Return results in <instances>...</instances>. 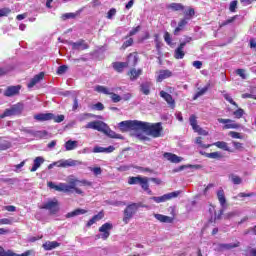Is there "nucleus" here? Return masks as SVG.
Here are the masks:
<instances>
[{
  "mask_svg": "<svg viewBox=\"0 0 256 256\" xmlns=\"http://www.w3.org/2000/svg\"><path fill=\"white\" fill-rule=\"evenodd\" d=\"M86 129H94L95 131H99L100 133H104V135H107V137H110V139H123L121 134L115 133V131L111 130L109 126L103 122V121H92L89 122L86 126Z\"/></svg>",
  "mask_w": 256,
  "mask_h": 256,
  "instance_id": "obj_1",
  "label": "nucleus"
},
{
  "mask_svg": "<svg viewBox=\"0 0 256 256\" xmlns=\"http://www.w3.org/2000/svg\"><path fill=\"white\" fill-rule=\"evenodd\" d=\"M140 131L142 133H146V135H150L154 139H157L163 135V125L161 122L151 124L149 122H140Z\"/></svg>",
  "mask_w": 256,
  "mask_h": 256,
  "instance_id": "obj_2",
  "label": "nucleus"
},
{
  "mask_svg": "<svg viewBox=\"0 0 256 256\" xmlns=\"http://www.w3.org/2000/svg\"><path fill=\"white\" fill-rule=\"evenodd\" d=\"M140 207L146 208L147 205H143V203L138 202V203H131L126 206L124 209V217H123V223L127 225L131 219H133V216L137 214L139 211Z\"/></svg>",
  "mask_w": 256,
  "mask_h": 256,
  "instance_id": "obj_3",
  "label": "nucleus"
},
{
  "mask_svg": "<svg viewBox=\"0 0 256 256\" xmlns=\"http://www.w3.org/2000/svg\"><path fill=\"white\" fill-rule=\"evenodd\" d=\"M118 127L122 133H127V131H135L139 133L141 129V121L139 120H126L118 124Z\"/></svg>",
  "mask_w": 256,
  "mask_h": 256,
  "instance_id": "obj_4",
  "label": "nucleus"
},
{
  "mask_svg": "<svg viewBox=\"0 0 256 256\" xmlns=\"http://www.w3.org/2000/svg\"><path fill=\"white\" fill-rule=\"evenodd\" d=\"M178 195H181V191L170 192L162 196H153L150 197V199L155 203H165V201H170V199L177 198Z\"/></svg>",
  "mask_w": 256,
  "mask_h": 256,
  "instance_id": "obj_5",
  "label": "nucleus"
},
{
  "mask_svg": "<svg viewBox=\"0 0 256 256\" xmlns=\"http://www.w3.org/2000/svg\"><path fill=\"white\" fill-rule=\"evenodd\" d=\"M149 178L141 176H132L128 178L129 185H140L142 189H148Z\"/></svg>",
  "mask_w": 256,
  "mask_h": 256,
  "instance_id": "obj_6",
  "label": "nucleus"
},
{
  "mask_svg": "<svg viewBox=\"0 0 256 256\" xmlns=\"http://www.w3.org/2000/svg\"><path fill=\"white\" fill-rule=\"evenodd\" d=\"M41 209H46V211H50L51 215H56L59 212V202L55 198L48 200L41 206Z\"/></svg>",
  "mask_w": 256,
  "mask_h": 256,
  "instance_id": "obj_7",
  "label": "nucleus"
},
{
  "mask_svg": "<svg viewBox=\"0 0 256 256\" xmlns=\"http://www.w3.org/2000/svg\"><path fill=\"white\" fill-rule=\"evenodd\" d=\"M113 229V224L106 222L104 223L100 228L99 232L101 233L98 237L100 239H103V241H107L109 239V236L111 235V230Z\"/></svg>",
  "mask_w": 256,
  "mask_h": 256,
  "instance_id": "obj_8",
  "label": "nucleus"
},
{
  "mask_svg": "<svg viewBox=\"0 0 256 256\" xmlns=\"http://www.w3.org/2000/svg\"><path fill=\"white\" fill-rule=\"evenodd\" d=\"M68 45L72 46L73 51H85V49L89 48V44L83 39H80L77 42L69 41Z\"/></svg>",
  "mask_w": 256,
  "mask_h": 256,
  "instance_id": "obj_9",
  "label": "nucleus"
},
{
  "mask_svg": "<svg viewBox=\"0 0 256 256\" xmlns=\"http://www.w3.org/2000/svg\"><path fill=\"white\" fill-rule=\"evenodd\" d=\"M218 123H222L224 125L223 129H239V127H241L240 124L235 123L232 119L218 118Z\"/></svg>",
  "mask_w": 256,
  "mask_h": 256,
  "instance_id": "obj_10",
  "label": "nucleus"
},
{
  "mask_svg": "<svg viewBox=\"0 0 256 256\" xmlns=\"http://www.w3.org/2000/svg\"><path fill=\"white\" fill-rule=\"evenodd\" d=\"M240 246H241V242L239 241H236L235 243H229V244L220 243V244H217L216 251H231V249H236V247H240Z\"/></svg>",
  "mask_w": 256,
  "mask_h": 256,
  "instance_id": "obj_11",
  "label": "nucleus"
},
{
  "mask_svg": "<svg viewBox=\"0 0 256 256\" xmlns=\"http://www.w3.org/2000/svg\"><path fill=\"white\" fill-rule=\"evenodd\" d=\"M21 92V85L8 86L4 91V97H15Z\"/></svg>",
  "mask_w": 256,
  "mask_h": 256,
  "instance_id": "obj_12",
  "label": "nucleus"
},
{
  "mask_svg": "<svg viewBox=\"0 0 256 256\" xmlns=\"http://www.w3.org/2000/svg\"><path fill=\"white\" fill-rule=\"evenodd\" d=\"M160 97L166 101L167 105L173 109L175 107V99H173V96L164 90L160 91Z\"/></svg>",
  "mask_w": 256,
  "mask_h": 256,
  "instance_id": "obj_13",
  "label": "nucleus"
},
{
  "mask_svg": "<svg viewBox=\"0 0 256 256\" xmlns=\"http://www.w3.org/2000/svg\"><path fill=\"white\" fill-rule=\"evenodd\" d=\"M163 157L167 159V161H170V163H181V161H183V157H179L177 154L171 152H165Z\"/></svg>",
  "mask_w": 256,
  "mask_h": 256,
  "instance_id": "obj_14",
  "label": "nucleus"
},
{
  "mask_svg": "<svg viewBox=\"0 0 256 256\" xmlns=\"http://www.w3.org/2000/svg\"><path fill=\"white\" fill-rule=\"evenodd\" d=\"M43 77H45L44 72H40L39 74L35 75L28 83V89H33V87L36 86L37 83L43 80Z\"/></svg>",
  "mask_w": 256,
  "mask_h": 256,
  "instance_id": "obj_15",
  "label": "nucleus"
},
{
  "mask_svg": "<svg viewBox=\"0 0 256 256\" xmlns=\"http://www.w3.org/2000/svg\"><path fill=\"white\" fill-rule=\"evenodd\" d=\"M77 165H81L79 160L68 159L64 161H59L58 167H75Z\"/></svg>",
  "mask_w": 256,
  "mask_h": 256,
  "instance_id": "obj_16",
  "label": "nucleus"
},
{
  "mask_svg": "<svg viewBox=\"0 0 256 256\" xmlns=\"http://www.w3.org/2000/svg\"><path fill=\"white\" fill-rule=\"evenodd\" d=\"M139 63V56L137 54H129L125 64L127 67H135Z\"/></svg>",
  "mask_w": 256,
  "mask_h": 256,
  "instance_id": "obj_17",
  "label": "nucleus"
},
{
  "mask_svg": "<svg viewBox=\"0 0 256 256\" xmlns=\"http://www.w3.org/2000/svg\"><path fill=\"white\" fill-rule=\"evenodd\" d=\"M78 184H79L80 186H81V185H88V186H91V182H89V181H87V180H82V181L74 180V181H71L69 185L67 184L68 193H69V191H71V189H76Z\"/></svg>",
  "mask_w": 256,
  "mask_h": 256,
  "instance_id": "obj_18",
  "label": "nucleus"
},
{
  "mask_svg": "<svg viewBox=\"0 0 256 256\" xmlns=\"http://www.w3.org/2000/svg\"><path fill=\"white\" fill-rule=\"evenodd\" d=\"M45 251H53V249H57V247H61V243L57 241H47L42 245Z\"/></svg>",
  "mask_w": 256,
  "mask_h": 256,
  "instance_id": "obj_19",
  "label": "nucleus"
},
{
  "mask_svg": "<svg viewBox=\"0 0 256 256\" xmlns=\"http://www.w3.org/2000/svg\"><path fill=\"white\" fill-rule=\"evenodd\" d=\"M19 113V108L13 106L12 108L6 109L3 114H0V119H5V117H13Z\"/></svg>",
  "mask_w": 256,
  "mask_h": 256,
  "instance_id": "obj_20",
  "label": "nucleus"
},
{
  "mask_svg": "<svg viewBox=\"0 0 256 256\" xmlns=\"http://www.w3.org/2000/svg\"><path fill=\"white\" fill-rule=\"evenodd\" d=\"M43 163H45V158L38 156L34 159L33 162V166L30 169L31 173H35V171H37V169H39V167H41V165H43Z\"/></svg>",
  "mask_w": 256,
  "mask_h": 256,
  "instance_id": "obj_21",
  "label": "nucleus"
},
{
  "mask_svg": "<svg viewBox=\"0 0 256 256\" xmlns=\"http://www.w3.org/2000/svg\"><path fill=\"white\" fill-rule=\"evenodd\" d=\"M113 151H115V146H109L107 148L95 146L93 148V153H113Z\"/></svg>",
  "mask_w": 256,
  "mask_h": 256,
  "instance_id": "obj_22",
  "label": "nucleus"
},
{
  "mask_svg": "<svg viewBox=\"0 0 256 256\" xmlns=\"http://www.w3.org/2000/svg\"><path fill=\"white\" fill-rule=\"evenodd\" d=\"M183 49H185V43H180L174 52L175 59H183L185 57V51Z\"/></svg>",
  "mask_w": 256,
  "mask_h": 256,
  "instance_id": "obj_23",
  "label": "nucleus"
},
{
  "mask_svg": "<svg viewBox=\"0 0 256 256\" xmlns=\"http://www.w3.org/2000/svg\"><path fill=\"white\" fill-rule=\"evenodd\" d=\"M53 117V113H40L34 116V119L36 121H51V118Z\"/></svg>",
  "mask_w": 256,
  "mask_h": 256,
  "instance_id": "obj_24",
  "label": "nucleus"
},
{
  "mask_svg": "<svg viewBox=\"0 0 256 256\" xmlns=\"http://www.w3.org/2000/svg\"><path fill=\"white\" fill-rule=\"evenodd\" d=\"M155 219L160 221V223H173V218L163 215V214H154Z\"/></svg>",
  "mask_w": 256,
  "mask_h": 256,
  "instance_id": "obj_25",
  "label": "nucleus"
},
{
  "mask_svg": "<svg viewBox=\"0 0 256 256\" xmlns=\"http://www.w3.org/2000/svg\"><path fill=\"white\" fill-rule=\"evenodd\" d=\"M129 75H130L131 81H136V79H139V77H141V75H143V70L142 69L137 70V69L133 68L130 70Z\"/></svg>",
  "mask_w": 256,
  "mask_h": 256,
  "instance_id": "obj_26",
  "label": "nucleus"
},
{
  "mask_svg": "<svg viewBox=\"0 0 256 256\" xmlns=\"http://www.w3.org/2000/svg\"><path fill=\"white\" fill-rule=\"evenodd\" d=\"M140 92L143 93V95H150L151 94V83L143 82L140 85Z\"/></svg>",
  "mask_w": 256,
  "mask_h": 256,
  "instance_id": "obj_27",
  "label": "nucleus"
},
{
  "mask_svg": "<svg viewBox=\"0 0 256 256\" xmlns=\"http://www.w3.org/2000/svg\"><path fill=\"white\" fill-rule=\"evenodd\" d=\"M87 213V210L78 208L72 212H69L66 214L67 219H71V217H77L78 215H85Z\"/></svg>",
  "mask_w": 256,
  "mask_h": 256,
  "instance_id": "obj_28",
  "label": "nucleus"
},
{
  "mask_svg": "<svg viewBox=\"0 0 256 256\" xmlns=\"http://www.w3.org/2000/svg\"><path fill=\"white\" fill-rule=\"evenodd\" d=\"M217 197L221 207H225V204L227 203V198H225V191L223 189L217 191Z\"/></svg>",
  "mask_w": 256,
  "mask_h": 256,
  "instance_id": "obj_29",
  "label": "nucleus"
},
{
  "mask_svg": "<svg viewBox=\"0 0 256 256\" xmlns=\"http://www.w3.org/2000/svg\"><path fill=\"white\" fill-rule=\"evenodd\" d=\"M78 146L79 142L75 140H68L64 145L66 151H73V149H77Z\"/></svg>",
  "mask_w": 256,
  "mask_h": 256,
  "instance_id": "obj_30",
  "label": "nucleus"
},
{
  "mask_svg": "<svg viewBox=\"0 0 256 256\" xmlns=\"http://www.w3.org/2000/svg\"><path fill=\"white\" fill-rule=\"evenodd\" d=\"M103 219V212L98 213L97 215H94L86 224V227H91L92 225H95L97 221H101Z\"/></svg>",
  "mask_w": 256,
  "mask_h": 256,
  "instance_id": "obj_31",
  "label": "nucleus"
},
{
  "mask_svg": "<svg viewBox=\"0 0 256 256\" xmlns=\"http://www.w3.org/2000/svg\"><path fill=\"white\" fill-rule=\"evenodd\" d=\"M188 23L189 22L186 18L181 19L178 23V27H176L174 30V35H179V32L183 31V27H185V25H187Z\"/></svg>",
  "mask_w": 256,
  "mask_h": 256,
  "instance_id": "obj_32",
  "label": "nucleus"
},
{
  "mask_svg": "<svg viewBox=\"0 0 256 256\" xmlns=\"http://www.w3.org/2000/svg\"><path fill=\"white\" fill-rule=\"evenodd\" d=\"M204 156L208 159H217V161L223 159V154L221 152L204 153Z\"/></svg>",
  "mask_w": 256,
  "mask_h": 256,
  "instance_id": "obj_33",
  "label": "nucleus"
},
{
  "mask_svg": "<svg viewBox=\"0 0 256 256\" xmlns=\"http://www.w3.org/2000/svg\"><path fill=\"white\" fill-rule=\"evenodd\" d=\"M127 64L125 62H114L113 69L118 73H123V69H126Z\"/></svg>",
  "mask_w": 256,
  "mask_h": 256,
  "instance_id": "obj_34",
  "label": "nucleus"
},
{
  "mask_svg": "<svg viewBox=\"0 0 256 256\" xmlns=\"http://www.w3.org/2000/svg\"><path fill=\"white\" fill-rule=\"evenodd\" d=\"M229 179L233 185H241L243 183V178L237 176V174H230Z\"/></svg>",
  "mask_w": 256,
  "mask_h": 256,
  "instance_id": "obj_35",
  "label": "nucleus"
},
{
  "mask_svg": "<svg viewBox=\"0 0 256 256\" xmlns=\"http://www.w3.org/2000/svg\"><path fill=\"white\" fill-rule=\"evenodd\" d=\"M34 135L35 139H47V137H49V132H47V130H38Z\"/></svg>",
  "mask_w": 256,
  "mask_h": 256,
  "instance_id": "obj_36",
  "label": "nucleus"
},
{
  "mask_svg": "<svg viewBox=\"0 0 256 256\" xmlns=\"http://www.w3.org/2000/svg\"><path fill=\"white\" fill-rule=\"evenodd\" d=\"M33 253H34L33 250H28L22 254H17L15 252L7 251L4 256H31L33 255Z\"/></svg>",
  "mask_w": 256,
  "mask_h": 256,
  "instance_id": "obj_37",
  "label": "nucleus"
},
{
  "mask_svg": "<svg viewBox=\"0 0 256 256\" xmlns=\"http://www.w3.org/2000/svg\"><path fill=\"white\" fill-rule=\"evenodd\" d=\"M213 145L215 147H218V149H222L223 151H231L229 149V146L227 145V142H225V141H218V142L213 143Z\"/></svg>",
  "mask_w": 256,
  "mask_h": 256,
  "instance_id": "obj_38",
  "label": "nucleus"
},
{
  "mask_svg": "<svg viewBox=\"0 0 256 256\" xmlns=\"http://www.w3.org/2000/svg\"><path fill=\"white\" fill-rule=\"evenodd\" d=\"M172 73L169 70H161L160 74L158 75V81H163V79H167L171 77Z\"/></svg>",
  "mask_w": 256,
  "mask_h": 256,
  "instance_id": "obj_39",
  "label": "nucleus"
},
{
  "mask_svg": "<svg viewBox=\"0 0 256 256\" xmlns=\"http://www.w3.org/2000/svg\"><path fill=\"white\" fill-rule=\"evenodd\" d=\"M195 17V9L189 8L188 10L184 11V19L190 21V19H193Z\"/></svg>",
  "mask_w": 256,
  "mask_h": 256,
  "instance_id": "obj_40",
  "label": "nucleus"
},
{
  "mask_svg": "<svg viewBox=\"0 0 256 256\" xmlns=\"http://www.w3.org/2000/svg\"><path fill=\"white\" fill-rule=\"evenodd\" d=\"M169 8L172 9V11H183L185 6L181 3H171Z\"/></svg>",
  "mask_w": 256,
  "mask_h": 256,
  "instance_id": "obj_41",
  "label": "nucleus"
},
{
  "mask_svg": "<svg viewBox=\"0 0 256 256\" xmlns=\"http://www.w3.org/2000/svg\"><path fill=\"white\" fill-rule=\"evenodd\" d=\"M189 121L192 129L197 131L199 129V125H197V117L195 115H191Z\"/></svg>",
  "mask_w": 256,
  "mask_h": 256,
  "instance_id": "obj_42",
  "label": "nucleus"
},
{
  "mask_svg": "<svg viewBox=\"0 0 256 256\" xmlns=\"http://www.w3.org/2000/svg\"><path fill=\"white\" fill-rule=\"evenodd\" d=\"M209 91V86H206L202 88L200 91H198L194 96H193V101H197L198 97H202V95H205Z\"/></svg>",
  "mask_w": 256,
  "mask_h": 256,
  "instance_id": "obj_43",
  "label": "nucleus"
},
{
  "mask_svg": "<svg viewBox=\"0 0 256 256\" xmlns=\"http://www.w3.org/2000/svg\"><path fill=\"white\" fill-rule=\"evenodd\" d=\"M223 93V97L226 101H228V103H230L231 105H234V107H239V105H237V102H235L233 100V98L231 97V95L227 94L225 91L222 92Z\"/></svg>",
  "mask_w": 256,
  "mask_h": 256,
  "instance_id": "obj_44",
  "label": "nucleus"
},
{
  "mask_svg": "<svg viewBox=\"0 0 256 256\" xmlns=\"http://www.w3.org/2000/svg\"><path fill=\"white\" fill-rule=\"evenodd\" d=\"M98 93H103L104 95H111V92L109 91V89H107V87L105 86H96L95 89Z\"/></svg>",
  "mask_w": 256,
  "mask_h": 256,
  "instance_id": "obj_45",
  "label": "nucleus"
},
{
  "mask_svg": "<svg viewBox=\"0 0 256 256\" xmlns=\"http://www.w3.org/2000/svg\"><path fill=\"white\" fill-rule=\"evenodd\" d=\"M51 121H54L55 123H63V121H65V115L56 116L55 114H53Z\"/></svg>",
  "mask_w": 256,
  "mask_h": 256,
  "instance_id": "obj_46",
  "label": "nucleus"
},
{
  "mask_svg": "<svg viewBox=\"0 0 256 256\" xmlns=\"http://www.w3.org/2000/svg\"><path fill=\"white\" fill-rule=\"evenodd\" d=\"M196 143L197 145H200L202 149H209L211 147V144H203V138L202 137H197L196 138Z\"/></svg>",
  "mask_w": 256,
  "mask_h": 256,
  "instance_id": "obj_47",
  "label": "nucleus"
},
{
  "mask_svg": "<svg viewBox=\"0 0 256 256\" xmlns=\"http://www.w3.org/2000/svg\"><path fill=\"white\" fill-rule=\"evenodd\" d=\"M56 191H63L64 193H69V189L67 187V184L65 183H60L59 185H57Z\"/></svg>",
  "mask_w": 256,
  "mask_h": 256,
  "instance_id": "obj_48",
  "label": "nucleus"
},
{
  "mask_svg": "<svg viewBox=\"0 0 256 256\" xmlns=\"http://www.w3.org/2000/svg\"><path fill=\"white\" fill-rule=\"evenodd\" d=\"M7 149H11V143L8 141L0 142V151H7Z\"/></svg>",
  "mask_w": 256,
  "mask_h": 256,
  "instance_id": "obj_49",
  "label": "nucleus"
},
{
  "mask_svg": "<svg viewBox=\"0 0 256 256\" xmlns=\"http://www.w3.org/2000/svg\"><path fill=\"white\" fill-rule=\"evenodd\" d=\"M67 69H69L67 65L59 66L57 69V75H65V73H67Z\"/></svg>",
  "mask_w": 256,
  "mask_h": 256,
  "instance_id": "obj_50",
  "label": "nucleus"
},
{
  "mask_svg": "<svg viewBox=\"0 0 256 256\" xmlns=\"http://www.w3.org/2000/svg\"><path fill=\"white\" fill-rule=\"evenodd\" d=\"M233 115L236 117V119H241L243 115H245V110L242 108H238L236 111L233 112Z\"/></svg>",
  "mask_w": 256,
  "mask_h": 256,
  "instance_id": "obj_51",
  "label": "nucleus"
},
{
  "mask_svg": "<svg viewBox=\"0 0 256 256\" xmlns=\"http://www.w3.org/2000/svg\"><path fill=\"white\" fill-rule=\"evenodd\" d=\"M77 15H79V12H76V13H65V14H63L62 18L63 19H75V17H77Z\"/></svg>",
  "mask_w": 256,
  "mask_h": 256,
  "instance_id": "obj_52",
  "label": "nucleus"
},
{
  "mask_svg": "<svg viewBox=\"0 0 256 256\" xmlns=\"http://www.w3.org/2000/svg\"><path fill=\"white\" fill-rule=\"evenodd\" d=\"M131 167H133L132 165H121L119 167H117V171H120V173H123L125 171H129V169H131Z\"/></svg>",
  "mask_w": 256,
  "mask_h": 256,
  "instance_id": "obj_53",
  "label": "nucleus"
},
{
  "mask_svg": "<svg viewBox=\"0 0 256 256\" xmlns=\"http://www.w3.org/2000/svg\"><path fill=\"white\" fill-rule=\"evenodd\" d=\"M0 225H13V220L11 218L0 219Z\"/></svg>",
  "mask_w": 256,
  "mask_h": 256,
  "instance_id": "obj_54",
  "label": "nucleus"
},
{
  "mask_svg": "<svg viewBox=\"0 0 256 256\" xmlns=\"http://www.w3.org/2000/svg\"><path fill=\"white\" fill-rule=\"evenodd\" d=\"M229 136L232 137V139H243V136L239 132L230 131Z\"/></svg>",
  "mask_w": 256,
  "mask_h": 256,
  "instance_id": "obj_55",
  "label": "nucleus"
},
{
  "mask_svg": "<svg viewBox=\"0 0 256 256\" xmlns=\"http://www.w3.org/2000/svg\"><path fill=\"white\" fill-rule=\"evenodd\" d=\"M111 100L113 101V103H119V101H121V97L119 96V94H115V93H111Z\"/></svg>",
  "mask_w": 256,
  "mask_h": 256,
  "instance_id": "obj_56",
  "label": "nucleus"
},
{
  "mask_svg": "<svg viewBox=\"0 0 256 256\" xmlns=\"http://www.w3.org/2000/svg\"><path fill=\"white\" fill-rule=\"evenodd\" d=\"M9 13H11V10L9 8L0 9V17H7Z\"/></svg>",
  "mask_w": 256,
  "mask_h": 256,
  "instance_id": "obj_57",
  "label": "nucleus"
},
{
  "mask_svg": "<svg viewBox=\"0 0 256 256\" xmlns=\"http://www.w3.org/2000/svg\"><path fill=\"white\" fill-rule=\"evenodd\" d=\"M131 45H133V38H129L128 40L124 41L122 49H127V47H131Z\"/></svg>",
  "mask_w": 256,
  "mask_h": 256,
  "instance_id": "obj_58",
  "label": "nucleus"
},
{
  "mask_svg": "<svg viewBox=\"0 0 256 256\" xmlns=\"http://www.w3.org/2000/svg\"><path fill=\"white\" fill-rule=\"evenodd\" d=\"M117 14V10L115 8H112L107 13V19H113L115 15Z\"/></svg>",
  "mask_w": 256,
  "mask_h": 256,
  "instance_id": "obj_59",
  "label": "nucleus"
},
{
  "mask_svg": "<svg viewBox=\"0 0 256 256\" xmlns=\"http://www.w3.org/2000/svg\"><path fill=\"white\" fill-rule=\"evenodd\" d=\"M136 137L137 139H140V141H151V138L143 135V133H137Z\"/></svg>",
  "mask_w": 256,
  "mask_h": 256,
  "instance_id": "obj_60",
  "label": "nucleus"
},
{
  "mask_svg": "<svg viewBox=\"0 0 256 256\" xmlns=\"http://www.w3.org/2000/svg\"><path fill=\"white\" fill-rule=\"evenodd\" d=\"M90 171H92V173L94 175H101L103 173V170L101 169V167H94V168H91Z\"/></svg>",
  "mask_w": 256,
  "mask_h": 256,
  "instance_id": "obj_61",
  "label": "nucleus"
},
{
  "mask_svg": "<svg viewBox=\"0 0 256 256\" xmlns=\"http://www.w3.org/2000/svg\"><path fill=\"white\" fill-rule=\"evenodd\" d=\"M141 31V26H137L135 28H133L130 32H129V36L133 37V35H137V33H139Z\"/></svg>",
  "mask_w": 256,
  "mask_h": 256,
  "instance_id": "obj_62",
  "label": "nucleus"
},
{
  "mask_svg": "<svg viewBox=\"0 0 256 256\" xmlns=\"http://www.w3.org/2000/svg\"><path fill=\"white\" fill-rule=\"evenodd\" d=\"M229 9L231 13H235V10L237 9V0H234L230 3Z\"/></svg>",
  "mask_w": 256,
  "mask_h": 256,
  "instance_id": "obj_63",
  "label": "nucleus"
},
{
  "mask_svg": "<svg viewBox=\"0 0 256 256\" xmlns=\"http://www.w3.org/2000/svg\"><path fill=\"white\" fill-rule=\"evenodd\" d=\"M164 40L166 41L167 45H171V34H169V32H165Z\"/></svg>",
  "mask_w": 256,
  "mask_h": 256,
  "instance_id": "obj_64",
  "label": "nucleus"
}]
</instances>
